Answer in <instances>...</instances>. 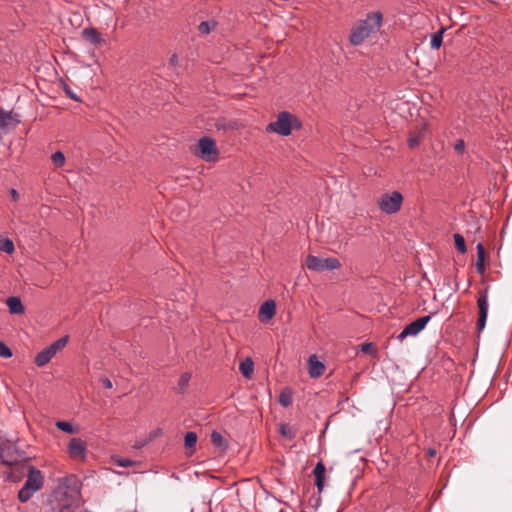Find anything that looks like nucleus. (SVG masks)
Masks as SVG:
<instances>
[{
  "mask_svg": "<svg viewBox=\"0 0 512 512\" xmlns=\"http://www.w3.org/2000/svg\"><path fill=\"white\" fill-rule=\"evenodd\" d=\"M325 371V365L319 361L316 355H311L308 359V372L310 377L317 378Z\"/></svg>",
  "mask_w": 512,
  "mask_h": 512,
  "instance_id": "15",
  "label": "nucleus"
},
{
  "mask_svg": "<svg viewBox=\"0 0 512 512\" xmlns=\"http://www.w3.org/2000/svg\"><path fill=\"white\" fill-rule=\"evenodd\" d=\"M82 483L78 476L63 477L48 497L41 512H75L81 500Z\"/></svg>",
  "mask_w": 512,
  "mask_h": 512,
  "instance_id": "1",
  "label": "nucleus"
},
{
  "mask_svg": "<svg viewBox=\"0 0 512 512\" xmlns=\"http://www.w3.org/2000/svg\"><path fill=\"white\" fill-rule=\"evenodd\" d=\"M279 431L282 436L289 440H292L296 437V431L290 428L287 424H281Z\"/></svg>",
  "mask_w": 512,
  "mask_h": 512,
  "instance_id": "27",
  "label": "nucleus"
},
{
  "mask_svg": "<svg viewBox=\"0 0 512 512\" xmlns=\"http://www.w3.org/2000/svg\"><path fill=\"white\" fill-rule=\"evenodd\" d=\"M402 202V194L398 191H393L383 194L378 200V206L386 214H395L401 209Z\"/></svg>",
  "mask_w": 512,
  "mask_h": 512,
  "instance_id": "9",
  "label": "nucleus"
},
{
  "mask_svg": "<svg viewBox=\"0 0 512 512\" xmlns=\"http://www.w3.org/2000/svg\"><path fill=\"white\" fill-rule=\"evenodd\" d=\"M477 306H478V320H477V331H478V337L480 336V333L484 330L487 316H488V291L483 290L479 293L478 299H477Z\"/></svg>",
  "mask_w": 512,
  "mask_h": 512,
  "instance_id": "11",
  "label": "nucleus"
},
{
  "mask_svg": "<svg viewBox=\"0 0 512 512\" xmlns=\"http://www.w3.org/2000/svg\"><path fill=\"white\" fill-rule=\"evenodd\" d=\"M178 63V56L176 54H173L169 59V64L172 66L177 65Z\"/></svg>",
  "mask_w": 512,
  "mask_h": 512,
  "instance_id": "39",
  "label": "nucleus"
},
{
  "mask_svg": "<svg viewBox=\"0 0 512 512\" xmlns=\"http://www.w3.org/2000/svg\"><path fill=\"white\" fill-rule=\"evenodd\" d=\"M86 443L81 438H72L68 445V453L74 459L83 460L86 456Z\"/></svg>",
  "mask_w": 512,
  "mask_h": 512,
  "instance_id": "12",
  "label": "nucleus"
},
{
  "mask_svg": "<svg viewBox=\"0 0 512 512\" xmlns=\"http://www.w3.org/2000/svg\"><path fill=\"white\" fill-rule=\"evenodd\" d=\"M444 29H441L434 33L431 37L430 47L432 49H439L443 42Z\"/></svg>",
  "mask_w": 512,
  "mask_h": 512,
  "instance_id": "24",
  "label": "nucleus"
},
{
  "mask_svg": "<svg viewBox=\"0 0 512 512\" xmlns=\"http://www.w3.org/2000/svg\"><path fill=\"white\" fill-rule=\"evenodd\" d=\"M12 355V350L3 341L0 340V356L2 358L8 359L11 358Z\"/></svg>",
  "mask_w": 512,
  "mask_h": 512,
  "instance_id": "30",
  "label": "nucleus"
},
{
  "mask_svg": "<svg viewBox=\"0 0 512 512\" xmlns=\"http://www.w3.org/2000/svg\"><path fill=\"white\" fill-rule=\"evenodd\" d=\"M305 264L309 270L316 272L331 271L341 267V263L337 258H320L314 255H308Z\"/></svg>",
  "mask_w": 512,
  "mask_h": 512,
  "instance_id": "8",
  "label": "nucleus"
},
{
  "mask_svg": "<svg viewBox=\"0 0 512 512\" xmlns=\"http://www.w3.org/2000/svg\"><path fill=\"white\" fill-rule=\"evenodd\" d=\"M435 454H436L435 449L430 448V449H428V450H427V455H428L429 457H434V456H435Z\"/></svg>",
  "mask_w": 512,
  "mask_h": 512,
  "instance_id": "41",
  "label": "nucleus"
},
{
  "mask_svg": "<svg viewBox=\"0 0 512 512\" xmlns=\"http://www.w3.org/2000/svg\"><path fill=\"white\" fill-rule=\"evenodd\" d=\"M51 160L53 164L58 168L64 166L65 164V156L61 151L54 152L51 156Z\"/></svg>",
  "mask_w": 512,
  "mask_h": 512,
  "instance_id": "28",
  "label": "nucleus"
},
{
  "mask_svg": "<svg viewBox=\"0 0 512 512\" xmlns=\"http://www.w3.org/2000/svg\"><path fill=\"white\" fill-rule=\"evenodd\" d=\"M0 251H3L7 254H13L15 251L13 241L9 238L0 239Z\"/></svg>",
  "mask_w": 512,
  "mask_h": 512,
  "instance_id": "23",
  "label": "nucleus"
},
{
  "mask_svg": "<svg viewBox=\"0 0 512 512\" xmlns=\"http://www.w3.org/2000/svg\"><path fill=\"white\" fill-rule=\"evenodd\" d=\"M81 512H90V511H88V510H86V509H85V510H83V511H81Z\"/></svg>",
  "mask_w": 512,
  "mask_h": 512,
  "instance_id": "42",
  "label": "nucleus"
},
{
  "mask_svg": "<svg viewBox=\"0 0 512 512\" xmlns=\"http://www.w3.org/2000/svg\"><path fill=\"white\" fill-rule=\"evenodd\" d=\"M477 249V262H476V270L478 273H484V261H485V249L482 243H478L476 246Z\"/></svg>",
  "mask_w": 512,
  "mask_h": 512,
  "instance_id": "20",
  "label": "nucleus"
},
{
  "mask_svg": "<svg viewBox=\"0 0 512 512\" xmlns=\"http://www.w3.org/2000/svg\"><path fill=\"white\" fill-rule=\"evenodd\" d=\"M194 154L206 162H216L219 159V150L215 140L207 136L199 139Z\"/></svg>",
  "mask_w": 512,
  "mask_h": 512,
  "instance_id": "6",
  "label": "nucleus"
},
{
  "mask_svg": "<svg viewBox=\"0 0 512 512\" xmlns=\"http://www.w3.org/2000/svg\"><path fill=\"white\" fill-rule=\"evenodd\" d=\"M190 378L191 375L189 373H184L180 376L178 381V386L180 390H184L188 386Z\"/></svg>",
  "mask_w": 512,
  "mask_h": 512,
  "instance_id": "32",
  "label": "nucleus"
},
{
  "mask_svg": "<svg viewBox=\"0 0 512 512\" xmlns=\"http://www.w3.org/2000/svg\"><path fill=\"white\" fill-rule=\"evenodd\" d=\"M7 306L9 308L10 313L12 314H22L24 313V306L19 297H9L6 301Z\"/></svg>",
  "mask_w": 512,
  "mask_h": 512,
  "instance_id": "18",
  "label": "nucleus"
},
{
  "mask_svg": "<svg viewBox=\"0 0 512 512\" xmlns=\"http://www.w3.org/2000/svg\"><path fill=\"white\" fill-rule=\"evenodd\" d=\"M433 314L434 313L422 316L406 325L400 332V334L397 336V339L399 341H403L408 336H416L417 334H419L431 320Z\"/></svg>",
  "mask_w": 512,
  "mask_h": 512,
  "instance_id": "10",
  "label": "nucleus"
},
{
  "mask_svg": "<svg viewBox=\"0 0 512 512\" xmlns=\"http://www.w3.org/2000/svg\"><path fill=\"white\" fill-rule=\"evenodd\" d=\"M382 13L377 11L367 14L366 18L358 21L351 29L349 41L352 45L362 44L371 34L377 32L382 24Z\"/></svg>",
  "mask_w": 512,
  "mask_h": 512,
  "instance_id": "2",
  "label": "nucleus"
},
{
  "mask_svg": "<svg viewBox=\"0 0 512 512\" xmlns=\"http://www.w3.org/2000/svg\"><path fill=\"white\" fill-rule=\"evenodd\" d=\"M27 460L24 451L20 450L16 442L0 436V463L13 466Z\"/></svg>",
  "mask_w": 512,
  "mask_h": 512,
  "instance_id": "5",
  "label": "nucleus"
},
{
  "mask_svg": "<svg viewBox=\"0 0 512 512\" xmlns=\"http://www.w3.org/2000/svg\"><path fill=\"white\" fill-rule=\"evenodd\" d=\"M276 313V304L274 300H267L265 301L259 309V319L262 322H267Z\"/></svg>",
  "mask_w": 512,
  "mask_h": 512,
  "instance_id": "14",
  "label": "nucleus"
},
{
  "mask_svg": "<svg viewBox=\"0 0 512 512\" xmlns=\"http://www.w3.org/2000/svg\"><path fill=\"white\" fill-rule=\"evenodd\" d=\"M302 126L298 117L288 111H282L278 114L277 120L267 125V132H274L281 136H288L293 129H300Z\"/></svg>",
  "mask_w": 512,
  "mask_h": 512,
  "instance_id": "3",
  "label": "nucleus"
},
{
  "mask_svg": "<svg viewBox=\"0 0 512 512\" xmlns=\"http://www.w3.org/2000/svg\"><path fill=\"white\" fill-rule=\"evenodd\" d=\"M453 238H454V243H455L456 249L461 254L466 253L467 247H466V243H465L464 237L461 234L456 233V234L453 235Z\"/></svg>",
  "mask_w": 512,
  "mask_h": 512,
  "instance_id": "26",
  "label": "nucleus"
},
{
  "mask_svg": "<svg viewBox=\"0 0 512 512\" xmlns=\"http://www.w3.org/2000/svg\"><path fill=\"white\" fill-rule=\"evenodd\" d=\"M278 401L283 407H289L293 402V394L291 389L286 388L281 391Z\"/></svg>",
  "mask_w": 512,
  "mask_h": 512,
  "instance_id": "21",
  "label": "nucleus"
},
{
  "mask_svg": "<svg viewBox=\"0 0 512 512\" xmlns=\"http://www.w3.org/2000/svg\"><path fill=\"white\" fill-rule=\"evenodd\" d=\"M211 442L214 446L225 449L227 447V443L221 433L217 431H213L211 433Z\"/></svg>",
  "mask_w": 512,
  "mask_h": 512,
  "instance_id": "22",
  "label": "nucleus"
},
{
  "mask_svg": "<svg viewBox=\"0 0 512 512\" xmlns=\"http://www.w3.org/2000/svg\"><path fill=\"white\" fill-rule=\"evenodd\" d=\"M83 38L93 45H99L105 43V40L101 37V34L94 28H85L82 31Z\"/></svg>",
  "mask_w": 512,
  "mask_h": 512,
  "instance_id": "17",
  "label": "nucleus"
},
{
  "mask_svg": "<svg viewBox=\"0 0 512 512\" xmlns=\"http://www.w3.org/2000/svg\"><path fill=\"white\" fill-rule=\"evenodd\" d=\"M418 144H419V140L416 137L410 138L408 140V145H409L410 148H414V147L418 146Z\"/></svg>",
  "mask_w": 512,
  "mask_h": 512,
  "instance_id": "37",
  "label": "nucleus"
},
{
  "mask_svg": "<svg viewBox=\"0 0 512 512\" xmlns=\"http://www.w3.org/2000/svg\"><path fill=\"white\" fill-rule=\"evenodd\" d=\"M454 150L458 153H463L465 151V142L462 139H459L454 144Z\"/></svg>",
  "mask_w": 512,
  "mask_h": 512,
  "instance_id": "34",
  "label": "nucleus"
},
{
  "mask_svg": "<svg viewBox=\"0 0 512 512\" xmlns=\"http://www.w3.org/2000/svg\"><path fill=\"white\" fill-rule=\"evenodd\" d=\"M239 370L243 377L250 379L254 371V363L251 360V358L248 357L245 360H243L239 365Z\"/></svg>",
  "mask_w": 512,
  "mask_h": 512,
  "instance_id": "19",
  "label": "nucleus"
},
{
  "mask_svg": "<svg viewBox=\"0 0 512 512\" xmlns=\"http://www.w3.org/2000/svg\"><path fill=\"white\" fill-rule=\"evenodd\" d=\"M216 26L214 21H203L199 24L198 30L202 34H208Z\"/></svg>",
  "mask_w": 512,
  "mask_h": 512,
  "instance_id": "29",
  "label": "nucleus"
},
{
  "mask_svg": "<svg viewBox=\"0 0 512 512\" xmlns=\"http://www.w3.org/2000/svg\"><path fill=\"white\" fill-rule=\"evenodd\" d=\"M371 349H372L371 343H366V344L362 345V351H364V352H369Z\"/></svg>",
  "mask_w": 512,
  "mask_h": 512,
  "instance_id": "40",
  "label": "nucleus"
},
{
  "mask_svg": "<svg viewBox=\"0 0 512 512\" xmlns=\"http://www.w3.org/2000/svg\"><path fill=\"white\" fill-rule=\"evenodd\" d=\"M69 336H63L50 344L48 347L43 349L35 356L34 363L38 367H44L46 364L50 362V360L55 356V354L61 351L68 343Z\"/></svg>",
  "mask_w": 512,
  "mask_h": 512,
  "instance_id": "7",
  "label": "nucleus"
},
{
  "mask_svg": "<svg viewBox=\"0 0 512 512\" xmlns=\"http://www.w3.org/2000/svg\"><path fill=\"white\" fill-rule=\"evenodd\" d=\"M43 484L44 477L41 471L30 465L28 467L27 479L18 492L19 501L22 503L29 501L33 494L43 487Z\"/></svg>",
  "mask_w": 512,
  "mask_h": 512,
  "instance_id": "4",
  "label": "nucleus"
},
{
  "mask_svg": "<svg viewBox=\"0 0 512 512\" xmlns=\"http://www.w3.org/2000/svg\"><path fill=\"white\" fill-rule=\"evenodd\" d=\"M20 120L14 118L12 112H6L3 109H0V135L6 134L10 129H14Z\"/></svg>",
  "mask_w": 512,
  "mask_h": 512,
  "instance_id": "13",
  "label": "nucleus"
},
{
  "mask_svg": "<svg viewBox=\"0 0 512 512\" xmlns=\"http://www.w3.org/2000/svg\"><path fill=\"white\" fill-rule=\"evenodd\" d=\"M197 434L195 432H187L184 438V446L186 449H194L197 443Z\"/></svg>",
  "mask_w": 512,
  "mask_h": 512,
  "instance_id": "25",
  "label": "nucleus"
},
{
  "mask_svg": "<svg viewBox=\"0 0 512 512\" xmlns=\"http://www.w3.org/2000/svg\"><path fill=\"white\" fill-rule=\"evenodd\" d=\"M118 466L120 467H130L133 465V461L128 458H123L117 461Z\"/></svg>",
  "mask_w": 512,
  "mask_h": 512,
  "instance_id": "35",
  "label": "nucleus"
},
{
  "mask_svg": "<svg viewBox=\"0 0 512 512\" xmlns=\"http://www.w3.org/2000/svg\"><path fill=\"white\" fill-rule=\"evenodd\" d=\"M325 472H326V467L322 461H319L315 465V467L312 471L313 475L315 476V485L319 492H322V490L324 488Z\"/></svg>",
  "mask_w": 512,
  "mask_h": 512,
  "instance_id": "16",
  "label": "nucleus"
},
{
  "mask_svg": "<svg viewBox=\"0 0 512 512\" xmlns=\"http://www.w3.org/2000/svg\"><path fill=\"white\" fill-rule=\"evenodd\" d=\"M63 91L65 92L66 96H68L70 99L81 102V99L77 97V95L73 92V90L66 84H62Z\"/></svg>",
  "mask_w": 512,
  "mask_h": 512,
  "instance_id": "33",
  "label": "nucleus"
},
{
  "mask_svg": "<svg viewBox=\"0 0 512 512\" xmlns=\"http://www.w3.org/2000/svg\"><path fill=\"white\" fill-rule=\"evenodd\" d=\"M10 196H11V199H12L13 201H15V202H16V201H18V200H19V197H20V196H19V193H18V191H17L16 189H11V190H10Z\"/></svg>",
  "mask_w": 512,
  "mask_h": 512,
  "instance_id": "38",
  "label": "nucleus"
},
{
  "mask_svg": "<svg viewBox=\"0 0 512 512\" xmlns=\"http://www.w3.org/2000/svg\"><path fill=\"white\" fill-rule=\"evenodd\" d=\"M57 428H59L61 431L67 432V433H73L74 428L73 425L70 422L67 421H58L56 423Z\"/></svg>",
  "mask_w": 512,
  "mask_h": 512,
  "instance_id": "31",
  "label": "nucleus"
},
{
  "mask_svg": "<svg viewBox=\"0 0 512 512\" xmlns=\"http://www.w3.org/2000/svg\"><path fill=\"white\" fill-rule=\"evenodd\" d=\"M101 383L107 389H111L113 387L111 380L107 377L102 378Z\"/></svg>",
  "mask_w": 512,
  "mask_h": 512,
  "instance_id": "36",
  "label": "nucleus"
}]
</instances>
